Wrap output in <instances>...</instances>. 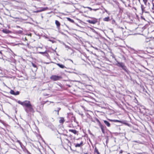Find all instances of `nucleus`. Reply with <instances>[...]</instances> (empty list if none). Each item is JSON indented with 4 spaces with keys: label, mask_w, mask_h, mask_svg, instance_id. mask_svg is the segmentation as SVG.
<instances>
[{
    "label": "nucleus",
    "mask_w": 154,
    "mask_h": 154,
    "mask_svg": "<svg viewBox=\"0 0 154 154\" xmlns=\"http://www.w3.org/2000/svg\"><path fill=\"white\" fill-rule=\"evenodd\" d=\"M17 102L23 106H25L24 109L27 113H28L30 112H33L34 111L29 101L25 100L23 102H21L19 100Z\"/></svg>",
    "instance_id": "1"
},
{
    "label": "nucleus",
    "mask_w": 154,
    "mask_h": 154,
    "mask_svg": "<svg viewBox=\"0 0 154 154\" xmlns=\"http://www.w3.org/2000/svg\"><path fill=\"white\" fill-rule=\"evenodd\" d=\"M116 65L119 67H121L127 73H128L126 67L125 66L124 64L122 62H119L117 61Z\"/></svg>",
    "instance_id": "2"
},
{
    "label": "nucleus",
    "mask_w": 154,
    "mask_h": 154,
    "mask_svg": "<svg viewBox=\"0 0 154 154\" xmlns=\"http://www.w3.org/2000/svg\"><path fill=\"white\" fill-rule=\"evenodd\" d=\"M61 78V76L52 75L50 77V79L54 81L59 80Z\"/></svg>",
    "instance_id": "3"
},
{
    "label": "nucleus",
    "mask_w": 154,
    "mask_h": 154,
    "mask_svg": "<svg viewBox=\"0 0 154 154\" xmlns=\"http://www.w3.org/2000/svg\"><path fill=\"white\" fill-rule=\"evenodd\" d=\"M88 22L90 23L95 24L97 22V19L96 18H93L91 20H89Z\"/></svg>",
    "instance_id": "4"
},
{
    "label": "nucleus",
    "mask_w": 154,
    "mask_h": 154,
    "mask_svg": "<svg viewBox=\"0 0 154 154\" xmlns=\"http://www.w3.org/2000/svg\"><path fill=\"white\" fill-rule=\"evenodd\" d=\"M79 75H81L82 76V77H83V78L85 79L86 80H89V78L88 77V76L86 75L85 74H82L81 73V72H79Z\"/></svg>",
    "instance_id": "5"
},
{
    "label": "nucleus",
    "mask_w": 154,
    "mask_h": 154,
    "mask_svg": "<svg viewBox=\"0 0 154 154\" xmlns=\"http://www.w3.org/2000/svg\"><path fill=\"white\" fill-rule=\"evenodd\" d=\"M47 8H48L47 7V8H41V9L40 10H37V11H33V12L37 13L38 12H41L42 11H45L46 9H47Z\"/></svg>",
    "instance_id": "6"
},
{
    "label": "nucleus",
    "mask_w": 154,
    "mask_h": 154,
    "mask_svg": "<svg viewBox=\"0 0 154 154\" xmlns=\"http://www.w3.org/2000/svg\"><path fill=\"white\" fill-rule=\"evenodd\" d=\"M113 122H118L119 123H122L123 124H124L126 125H128V124L127 123H126L125 122V121H122L120 120H112Z\"/></svg>",
    "instance_id": "7"
},
{
    "label": "nucleus",
    "mask_w": 154,
    "mask_h": 154,
    "mask_svg": "<svg viewBox=\"0 0 154 154\" xmlns=\"http://www.w3.org/2000/svg\"><path fill=\"white\" fill-rule=\"evenodd\" d=\"M99 126L100 127V128L101 130L102 133L103 134H104L105 133V131H104L105 127H104V126L103 125H102L101 124H100V123Z\"/></svg>",
    "instance_id": "8"
},
{
    "label": "nucleus",
    "mask_w": 154,
    "mask_h": 154,
    "mask_svg": "<svg viewBox=\"0 0 154 154\" xmlns=\"http://www.w3.org/2000/svg\"><path fill=\"white\" fill-rule=\"evenodd\" d=\"M55 23L57 26V28L58 29H59L60 24V23L57 20H56L55 21Z\"/></svg>",
    "instance_id": "9"
},
{
    "label": "nucleus",
    "mask_w": 154,
    "mask_h": 154,
    "mask_svg": "<svg viewBox=\"0 0 154 154\" xmlns=\"http://www.w3.org/2000/svg\"><path fill=\"white\" fill-rule=\"evenodd\" d=\"M143 1L146 5L150 7V4L149 2H148V0H143Z\"/></svg>",
    "instance_id": "10"
},
{
    "label": "nucleus",
    "mask_w": 154,
    "mask_h": 154,
    "mask_svg": "<svg viewBox=\"0 0 154 154\" xmlns=\"http://www.w3.org/2000/svg\"><path fill=\"white\" fill-rule=\"evenodd\" d=\"M2 32L6 34H8L11 32V31L7 29H4L2 30Z\"/></svg>",
    "instance_id": "11"
},
{
    "label": "nucleus",
    "mask_w": 154,
    "mask_h": 154,
    "mask_svg": "<svg viewBox=\"0 0 154 154\" xmlns=\"http://www.w3.org/2000/svg\"><path fill=\"white\" fill-rule=\"evenodd\" d=\"M69 131L72 132V133H73L75 134H77L78 135V132L77 131L73 129H69Z\"/></svg>",
    "instance_id": "12"
},
{
    "label": "nucleus",
    "mask_w": 154,
    "mask_h": 154,
    "mask_svg": "<svg viewBox=\"0 0 154 154\" xmlns=\"http://www.w3.org/2000/svg\"><path fill=\"white\" fill-rule=\"evenodd\" d=\"M83 144V142L82 141H81L80 143H77L76 144L75 146L76 147H80L82 146Z\"/></svg>",
    "instance_id": "13"
},
{
    "label": "nucleus",
    "mask_w": 154,
    "mask_h": 154,
    "mask_svg": "<svg viewBox=\"0 0 154 154\" xmlns=\"http://www.w3.org/2000/svg\"><path fill=\"white\" fill-rule=\"evenodd\" d=\"M103 122L107 127H109L110 126V124L109 122L106 120H103Z\"/></svg>",
    "instance_id": "14"
},
{
    "label": "nucleus",
    "mask_w": 154,
    "mask_h": 154,
    "mask_svg": "<svg viewBox=\"0 0 154 154\" xmlns=\"http://www.w3.org/2000/svg\"><path fill=\"white\" fill-rule=\"evenodd\" d=\"M57 65L61 68L63 69L66 68L65 66L63 64H60V63H57Z\"/></svg>",
    "instance_id": "15"
},
{
    "label": "nucleus",
    "mask_w": 154,
    "mask_h": 154,
    "mask_svg": "<svg viewBox=\"0 0 154 154\" xmlns=\"http://www.w3.org/2000/svg\"><path fill=\"white\" fill-rule=\"evenodd\" d=\"M60 119L59 120V122L60 123H63L64 121V118L63 117L60 118Z\"/></svg>",
    "instance_id": "16"
},
{
    "label": "nucleus",
    "mask_w": 154,
    "mask_h": 154,
    "mask_svg": "<svg viewBox=\"0 0 154 154\" xmlns=\"http://www.w3.org/2000/svg\"><path fill=\"white\" fill-rule=\"evenodd\" d=\"M103 20L105 21H108L110 20L109 18V17H106L103 18Z\"/></svg>",
    "instance_id": "17"
},
{
    "label": "nucleus",
    "mask_w": 154,
    "mask_h": 154,
    "mask_svg": "<svg viewBox=\"0 0 154 154\" xmlns=\"http://www.w3.org/2000/svg\"><path fill=\"white\" fill-rule=\"evenodd\" d=\"M94 152L95 153H97V154H100L99 152L98 151V149H97V148L96 147H95L94 149Z\"/></svg>",
    "instance_id": "18"
},
{
    "label": "nucleus",
    "mask_w": 154,
    "mask_h": 154,
    "mask_svg": "<svg viewBox=\"0 0 154 154\" xmlns=\"http://www.w3.org/2000/svg\"><path fill=\"white\" fill-rule=\"evenodd\" d=\"M67 19L68 20L70 21V22H71L72 23H74V20H73L71 19L70 18H69V17H67Z\"/></svg>",
    "instance_id": "19"
},
{
    "label": "nucleus",
    "mask_w": 154,
    "mask_h": 154,
    "mask_svg": "<svg viewBox=\"0 0 154 154\" xmlns=\"http://www.w3.org/2000/svg\"><path fill=\"white\" fill-rule=\"evenodd\" d=\"M10 93L11 94L15 95V92L13 90H11Z\"/></svg>",
    "instance_id": "20"
},
{
    "label": "nucleus",
    "mask_w": 154,
    "mask_h": 154,
    "mask_svg": "<svg viewBox=\"0 0 154 154\" xmlns=\"http://www.w3.org/2000/svg\"><path fill=\"white\" fill-rule=\"evenodd\" d=\"M60 108H58L57 110H55L54 111H56V112H57V114L58 115H59V111L60 110Z\"/></svg>",
    "instance_id": "21"
},
{
    "label": "nucleus",
    "mask_w": 154,
    "mask_h": 154,
    "mask_svg": "<svg viewBox=\"0 0 154 154\" xmlns=\"http://www.w3.org/2000/svg\"><path fill=\"white\" fill-rule=\"evenodd\" d=\"M32 65L33 66V67L34 68H36V69H37V66H36V65L34 64L33 63H32Z\"/></svg>",
    "instance_id": "22"
},
{
    "label": "nucleus",
    "mask_w": 154,
    "mask_h": 154,
    "mask_svg": "<svg viewBox=\"0 0 154 154\" xmlns=\"http://www.w3.org/2000/svg\"><path fill=\"white\" fill-rule=\"evenodd\" d=\"M44 55L46 57H48V56H49L48 54L47 53L46 51L45 54H44Z\"/></svg>",
    "instance_id": "23"
},
{
    "label": "nucleus",
    "mask_w": 154,
    "mask_h": 154,
    "mask_svg": "<svg viewBox=\"0 0 154 154\" xmlns=\"http://www.w3.org/2000/svg\"><path fill=\"white\" fill-rule=\"evenodd\" d=\"M150 8H151L152 10H154V6H152L150 5V7H149Z\"/></svg>",
    "instance_id": "24"
},
{
    "label": "nucleus",
    "mask_w": 154,
    "mask_h": 154,
    "mask_svg": "<svg viewBox=\"0 0 154 154\" xmlns=\"http://www.w3.org/2000/svg\"><path fill=\"white\" fill-rule=\"evenodd\" d=\"M45 52H46V51L44 52H39V53L44 55V54H45Z\"/></svg>",
    "instance_id": "25"
},
{
    "label": "nucleus",
    "mask_w": 154,
    "mask_h": 154,
    "mask_svg": "<svg viewBox=\"0 0 154 154\" xmlns=\"http://www.w3.org/2000/svg\"><path fill=\"white\" fill-rule=\"evenodd\" d=\"M23 32L22 30H19L18 31V33L19 34H22Z\"/></svg>",
    "instance_id": "26"
},
{
    "label": "nucleus",
    "mask_w": 154,
    "mask_h": 154,
    "mask_svg": "<svg viewBox=\"0 0 154 154\" xmlns=\"http://www.w3.org/2000/svg\"><path fill=\"white\" fill-rule=\"evenodd\" d=\"M19 94V92L18 91H17L15 92V95H18Z\"/></svg>",
    "instance_id": "27"
},
{
    "label": "nucleus",
    "mask_w": 154,
    "mask_h": 154,
    "mask_svg": "<svg viewBox=\"0 0 154 154\" xmlns=\"http://www.w3.org/2000/svg\"><path fill=\"white\" fill-rule=\"evenodd\" d=\"M86 8L89 9L90 11H92L93 10V9L92 8L90 7H86Z\"/></svg>",
    "instance_id": "28"
},
{
    "label": "nucleus",
    "mask_w": 154,
    "mask_h": 154,
    "mask_svg": "<svg viewBox=\"0 0 154 154\" xmlns=\"http://www.w3.org/2000/svg\"><path fill=\"white\" fill-rule=\"evenodd\" d=\"M99 8L93 9L92 10H93V11H97V10H99Z\"/></svg>",
    "instance_id": "29"
},
{
    "label": "nucleus",
    "mask_w": 154,
    "mask_h": 154,
    "mask_svg": "<svg viewBox=\"0 0 154 154\" xmlns=\"http://www.w3.org/2000/svg\"><path fill=\"white\" fill-rule=\"evenodd\" d=\"M153 1H152V6H154V3L153 2Z\"/></svg>",
    "instance_id": "30"
},
{
    "label": "nucleus",
    "mask_w": 154,
    "mask_h": 154,
    "mask_svg": "<svg viewBox=\"0 0 154 154\" xmlns=\"http://www.w3.org/2000/svg\"><path fill=\"white\" fill-rule=\"evenodd\" d=\"M97 122H98V123H99V125L100 126V124H101V123H100V121L99 120H97Z\"/></svg>",
    "instance_id": "31"
},
{
    "label": "nucleus",
    "mask_w": 154,
    "mask_h": 154,
    "mask_svg": "<svg viewBox=\"0 0 154 154\" xmlns=\"http://www.w3.org/2000/svg\"><path fill=\"white\" fill-rule=\"evenodd\" d=\"M17 28H20V26H17Z\"/></svg>",
    "instance_id": "32"
},
{
    "label": "nucleus",
    "mask_w": 154,
    "mask_h": 154,
    "mask_svg": "<svg viewBox=\"0 0 154 154\" xmlns=\"http://www.w3.org/2000/svg\"><path fill=\"white\" fill-rule=\"evenodd\" d=\"M141 8H142V10H143V6L142 5H141Z\"/></svg>",
    "instance_id": "33"
},
{
    "label": "nucleus",
    "mask_w": 154,
    "mask_h": 154,
    "mask_svg": "<svg viewBox=\"0 0 154 154\" xmlns=\"http://www.w3.org/2000/svg\"><path fill=\"white\" fill-rule=\"evenodd\" d=\"M94 49H96V50H97L98 49V48H94Z\"/></svg>",
    "instance_id": "34"
},
{
    "label": "nucleus",
    "mask_w": 154,
    "mask_h": 154,
    "mask_svg": "<svg viewBox=\"0 0 154 154\" xmlns=\"http://www.w3.org/2000/svg\"><path fill=\"white\" fill-rule=\"evenodd\" d=\"M122 151H120V153H122Z\"/></svg>",
    "instance_id": "35"
},
{
    "label": "nucleus",
    "mask_w": 154,
    "mask_h": 154,
    "mask_svg": "<svg viewBox=\"0 0 154 154\" xmlns=\"http://www.w3.org/2000/svg\"><path fill=\"white\" fill-rule=\"evenodd\" d=\"M110 120V121H112V122H113V121H112V120Z\"/></svg>",
    "instance_id": "36"
},
{
    "label": "nucleus",
    "mask_w": 154,
    "mask_h": 154,
    "mask_svg": "<svg viewBox=\"0 0 154 154\" xmlns=\"http://www.w3.org/2000/svg\"><path fill=\"white\" fill-rule=\"evenodd\" d=\"M0 54H2V52L0 51Z\"/></svg>",
    "instance_id": "37"
},
{
    "label": "nucleus",
    "mask_w": 154,
    "mask_h": 154,
    "mask_svg": "<svg viewBox=\"0 0 154 154\" xmlns=\"http://www.w3.org/2000/svg\"><path fill=\"white\" fill-rule=\"evenodd\" d=\"M66 47L69 48V46H66Z\"/></svg>",
    "instance_id": "38"
},
{
    "label": "nucleus",
    "mask_w": 154,
    "mask_h": 154,
    "mask_svg": "<svg viewBox=\"0 0 154 154\" xmlns=\"http://www.w3.org/2000/svg\"><path fill=\"white\" fill-rule=\"evenodd\" d=\"M47 94H46V95H45V96H47Z\"/></svg>",
    "instance_id": "39"
},
{
    "label": "nucleus",
    "mask_w": 154,
    "mask_h": 154,
    "mask_svg": "<svg viewBox=\"0 0 154 154\" xmlns=\"http://www.w3.org/2000/svg\"><path fill=\"white\" fill-rule=\"evenodd\" d=\"M50 103H53V102H50Z\"/></svg>",
    "instance_id": "40"
},
{
    "label": "nucleus",
    "mask_w": 154,
    "mask_h": 154,
    "mask_svg": "<svg viewBox=\"0 0 154 154\" xmlns=\"http://www.w3.org/2000/svg\"><path fill=\"white\" fill-rule=\"evenodd\" d=\"M85 154H87V153H85Z\"/></svg>",
    "instance_id": "41"
},
{
    "label": "nucleus",
    "mask_w": 154,
    "mask_h": 154,
    "mask_svg": "<svg viewBox=\"0 0 154 154\" xmlns=\"http://www.w3.org/2000/svg\"><path fill=\"white\" fill-rule=\"evenodd\" d=\"M71 61H72V62H73V61L72 60H71Z\"/></svg>",
    "instance_id": "42"
}]
</instances>
